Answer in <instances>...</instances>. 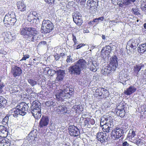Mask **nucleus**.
<instances>
[{
    "instance_id": "1",
    "label": "nucleus",
    "mask_w": 146,
    "mask_h": 146,
    "mask_svg": "<svg viewBox=\"0 0 146 146\" xmlns=\"http://www.w3.org/2000/svg\"><path fill=\"white\" fill-rule=\"evenodd\" d=\"M86 64L85 60L80 59L69 67L68 72L70 74L74 76L79 75L81 73L82 71L86 68Z\"/></svg>"
},
{
    "instance_id": "2",
    "label": "nucleus",
    "mask_w": 146,
    "mask_h": 146,
    "mask_svg": "<svg viewBox=\"0 0 146 146\" xmlns=\"http://www.w3.org/2000/svg\"><path fill=\"white\" fill-rule=\"evenodd\" d=\"M20 33L24 38L29 41H33L36 40L35 36L37 32L34 28L27 27L22 28L20 29Z\"/></svg>"
},
{
    "instance_id": "3",
    "label": "nucleus",
    "mask_w": 146,
    "mask_h": 146,
    "mask_svg": "<svg viewBox=\"0 0 146 146\" xmlns=\"http://www.w3.org/2000/svg\"><path fill=\"white\" fill-rule=\"evenodd\" d=\"M29 104H27L24 102L18 104L16 108L13 110L14 113L13 114V116L17 117L19 115L24 116L27 114L29 109Z\"/></svg>"
},
{
    "instance_id": "4",
    "label": "nucleus",
    "mask_w": 146,
    "mask_h": 146,
    "mask_svg": "<svg viewBox=\"0 0 146 146\" xmlns=\"http://www.w3.org/2000/svg\"><path fill=\"white\" fill-rule=\"evenodd\" d=\"M54 28L52 23L49 20L44 19L42 22L41 28V32L46 34L51 32Z\"/></svg>"
},
{
    "instance_id": "5",
    "label": "nucleus",
    "mask_w": 146,
    "mask_h": 146,
    "mask_svg": "<svg viewBox=\"0 0 146 146\" xmlns=\"http://www.w3.org/2000/svg\"><path fill=\"white\" fill-rule=\"evenodd\" d=\"M98 0H88L87 1L88 7L90 9L91 13L95 14L97 11Z\"/></svg>"
},
{
    "instance_id": "6",
    "label": "nucleus",
    "mask_w": 146,
    "mask_h": 146,
    "mask_svg": "<svg viewBox=\"0 0 146 146\" xmlns=\"http://www.w3.org/2000/svg\"><path fill=\"white\" fill-rule=\"evenodd\" d=\"M139 42V40L138 38H133L130 39L127 42L126 46V49H128L129 48V50L132 49H135L137 47Z\"/></svg>"
},
{
    "instance_id": "7",
    "label": "nucleus",
    "mask_w": 146,
    "mask_h": 146,
    "mask_svg": "<svg viewBox=\"0 0 146 146\" xmlns=\"http://www.w3.org/2000/svg\"><path fill=\"white\" fill-rule=\"evenodd\" d=\"M55 96L56 98L60 100L70 98V95L68 94V92L65 90V89H60L58 90Z\"/></svg>"
},
{
    "instance_id": "8",
    "label": "nucleus",
    "mask_w": 146,
    "mask_h": 146,
    "mask_svg": "<svg viewBox=\"0 0 146 146\" xmlns=\"http://www.w3.org/2000/svg\"><path fill=\"white\" fill-rule=\"evenodd\" d=\"M96 138L101 143H106L108 139L107 133L105 132H98L97 133Z\"/></svg>"
},
{
    "instance_id": "9",
    "label": "nucleus",
    "mask_w": 146,
    "mask_h": 146,
    "mask_svg": "<svg viewBox=\"0 0 146 146\" xmlns=\"http://www.w3.org/2000/svg\"><path fill=\"white\" fill-rule=\"evenodd\" d=\"M123 130L119 129V127H116L115 129L113 130L112 132V136L115 139L120 138L125 133Z\"/></svg>"
},
{
    "instance_id": "10",
    "label": "nucleus",
    "mask_w": 146,
    "mask_h": 146,
    "mask_svg": "<svg viewBox=\"0 0 146 146\" xmlns=\"http://www.w3.org/2000/svg\"><path fill=\"white\" fill-rule=\"evenodd\" d=\"M49 122L48 117L47 116L42 115L39 122V126L40 128L46 127Z\"/></svg>"
},
{
    "instance_id": "11",
    "label": "nucleus",
    "mask_w": 146,
    "mask_h": 146,
    "mask_svg": "<svg viewBox=\"0 0 146 146\" xmlns=\"http://www.w3.org/2000/svg\"><path fill=\"white\" fill-rule=\"evenodd\" d=\"M111 48L109 45L103 47L101 52V54L102 57L103 58H105L111 53Z\"/></svg>"
},
{
    "instance_id": "12",
    "label": "nucleus",
    "mask_w": 146,
    "mask_h": 146,
    "mask_svg": "<svg viewBox=\"0 0 146 146\" xmlns=\"http://www.w3.org/2000/svg\"><path fill=\"white\" fill-rule=\"evenodd\" d=\"M68 129L71 136H77L79 134V129L74 125L69 126Z\"/></svg>"
},
{
    "instance_id": "13",
    "label": "nucleus",
    "mask_w": 146,
    "mask_h": 146,
    "mask_svg": "<svg viewBox=\"0 0 146 146\" xmlns=\"http://www.w3.org/2000/svg\"><path fill=\"white\" fill-rule=\"evenodd\" d=\"M40 103L38 101H34L32 103L30 109V111L41 110Z\"/></svg>"
},
{
    "instance_id": "14",
    "label": "nucleus",
    "mask_w": 146,
    "mask_h": 146,
    "mask_svg": "<svg viewBox=\"0 0 146 146\" xmlns=\"http://www.w3.org/2000/svg\"><path fill=\"white\" fill-rule=\"evenodd\" d=\"M109 66L111 67L113 70H115L117 66H118L117 58L116 56H114L110 58Z\"/></svg>"
},
{
    "instance_id": "15",
    "label": "nucleus",
    "mask_w": 146,
    "mask_h": 146,
    "mask_svg": "<svg viewBox=\"0 0 146 146\" xmlns=\"http://www.w3.org/2000/svg\"><path fill=\"white\" fill-rule=\"evenodd\" d=\"M11 72L13 77H15L19 76L22 73V70L21 68L17 66L12 67Z\"/></svg>"
},
{
    "instance_id": "16",
    "label": "nucleus",
    "mask_w": 146,
    "mask_h": 146,
    "mask_svg": "<svg viewBox=\"0 0 146 146\" xmlns=\"http://www.w3.org/2000/svg\"><path fill=\"white\" fill-rule=\"evenodd\" d=\"M124 105L123 103L121 102L119 105L117 106V111L116 112L117 114L121 117H123L125 115V110L124 109Z\"/></svg>"
},
{
    "instance_id": "17",
    "label": "nucleus",
    "mask_w": 146,
    "mask_h": 146,
    "mask_svg": "<svg viewBox=\"0 0 146 146\" xmlns=\"http://www.w3.org/2000/svg\"><path fill=\"white\" fill-rule=\"evenodd\" d=\"M108 92V91L106 89L102 88H99L96 90V94L98 95L101 98H104L105 96H106V94Z\"/></svg>"
},
{
    "instance_id": "18",
    "label": "nucleus",
    "mask_w": 146,
    "mask_h": 146,
    "mask_svg": "<svg viewBox=\"0 0 146 146\" xmlns=\"http://www.w3.org/2000/svg\"><path fill=\"white\" fill-rule=\"evenodd\" d=\"M57 76L56 80L58 82L62 81L65 76V72L64 70H59L57 71Z\"/></svg>"
},
{
    "instance_id": "19",
    "label": "nucleus",
    "mask_w": 146,
    "mask_h": 146,
    "mask_svg": "<svg viewBox=\"0 0 146 146\" xmlns=\"http://www.w3.org/2000/svg\"><path fill=\"white\" fill-rule=\"evenodd\" d=\"M17 9L20 11L23 12L26 11V5L24 1H21L17 2Z\"/></svg>"
},
{
    "instance_id": "20",
    "label": "nucleus",
    "mask_w": 146,
    "mask_h": 146,
    "mask_svg": "<svg viewBox=\"0 0 146 146\" xmlns=\"http://www.w3.org/2000/svg\"><path fill=\"white\" fill-rule=\"evenodd\" d=\"M136 90V88L134 86L131 85L124 91V93L127 95H130L134 93Z\"/></svg>"
},
{
    "instance_id": "21",
    "label": "nucleus",
    "mask_w": 146,
    "mask_h": 146,
    "mask_svg": "<svg viewBox=\"0 0 146 146\" xmlns=\"http://www.w3.org/2000/svg\"><path fill=\"white\" fill-rule=\"evenodd\" d=\"M7 129L4 126L0 125V135L3 137H5L8 135Z\"/></svg>"
},
{
    "instance_id": "22",
    "label": "nucleus",
    "mask_w": 146,
    "mask_h": 146,
    "mask_svg": "<svg viewBox=\"0 0 146 146\" xmlns=\"http://www.w3.org/2000/svg\"><path fill=\"white\" fill-rule=\"evenodd\" d=\"M38 131L36 129H34L31 131L29 134V137L32 140H35L37 137Z\"/></svg>"
},
{
    "instance_id": "23",
    "label": "nucleus",
    "mask_w": 146,
    "mask_h": 146,
    "mask_svg": "<svg viewBox=\"0 0 146 146\" xmlns=\"http://www.w3.org/2000/svg\"><path fill=\"white\" fill-rule=\"evenodd\" d=\"M16 17L15 13L13 11L9 12L8 13L6 14L5 16L3 21H7L9 19L13 18Z\"/></svg>"
},
{
    "instance_id": "24",
    "label": "nucleus",
    "mask_w": 146,
    "mask_h": 146,
    "mask_svg": "<svg viewBox=\"0 0 146 146\" xmlns=\"http://www.w3.org/2000/svg\"><path fill=\"white\" fill-rule=\"evenodd\" d=\"M36 119H38L41 115V110L30 111Z\"/></svg>"
},
{
    "instance_id": "25",
    "label": "nucleus",
    "mask_w": 146,
    "mask_h": 146,
    "mask_svg": "<svg viewBox=\"0 0 146 146\" xmlns=\"http://www.w3.org/2000/svg\"><path fill=\"white\" fill-rule=\"evenodd\" d=\"M143 67L144 65L141 64L137 65L134 66L133 70L135 74H136V76H137L138 74V72Z\"/></svg>"
},
{
    "instance_id": "26",
    "label": "nucleus",
    "mask_w": 146,
    "mask_h": 146,
    "mask_svg": "<svg viewBox=\"0 0 146 146\" xmlns=\"http://www.w3.org/2000/svg\"><path fill=\"white\" fill-rule=\"evenodd\" d=\"M115 70H113V68L110 66L109 65L107 68H104V70H102V72L104 75H108L110 73L112 72H113Z\"/></svg>"
},
{
    "instance_id": "27",
    "label": "nucleus",
    "mask_w": 146,
    "mask_h": 146,
    "mask_svg": "<svg viewBox=\"0 0 146 146\" xmlns=\"http://www.w3.org/2000/svg\"><path fill=\"white\" fill-rule=\"evenodd\" d=\"M45 73H47V74L50 76H52L56 73V71L53 69H50L49 67L46 68L44 70Z\"/></svg>"
},
{
    "instance_id": "28",
    "label": "nucleus",
    "mask_w": 146,
    "mask_h": 146,
    "mask_svg": "<svg viewBox=\"0 0 146 146\" xmlns=\"http://www.w3.org/2000/svg\"><path fill=\"white\" fill-rule=\"evenodd\" d=\"M7 104V100L3 97L0 96V108H4Z\"/></svg>"
},
{
    "instance_id": "29",
    "label": "nucleus",
    "mask_w": 146,
    "mask_h": 146,
    "mask_svg": "<svg viewBox=\"0 0 146 146\" xmlns=\"http://www.w3.org/2000/svg\"><path fill=\"white\" fill-rule=\"evenodd\" d=\"M27 20L31 23H33L35 25L38 23L39 21V18L36 19L34 18L31 19V17L28 16Z\"/></svg>"
},
{
    "instance_id": "30",
    "label": "nucleus",
    "mask_w": 146,
    "mask_h": 146,
    "mask_svg": "<svg viewBox=\"0 0 146 146\" xmlns=\"http://www.w3.org/2000/svg\"><path fill=\"white\" fill-rule=\"evenodd\" d=\"M146 45L143 44L140 45L138 48V51L140 53H143L146 50Z\"/></svg>"
},
{
    "instance_id": "31",
    "label": "nucleus",
    "mask_w": 146,
    "mask_h": 146,
    "mask_svg": "<svg viewBox=\"0 0 146 146\" xmlns=\"http://www.w3.org/2000/svg\"><path fill=\"white\" fill-rule=\"evenodd\" d=\"M16 21L17 20L15 17L9 19V20H7V21H3L5 23H7L11 25H14Z\"/></svg>"
},
{
    "instance_id": "32",
    "label": "nucleus",
    "mask_w": 146,
    "mask_h": 146,
    "mask_svg": "<svg viewBox=\"0 0 146 146\" xmlns=\"http://www.w3.org/2000/svg\"><path fill=\"white\" fill-rule=\"evenodd\" d=\"M67 108L64 106H58V108L57 109V111L59 112L63 113H66L67 111Z\"/></svg>"
},
{
    "instance_id": "33",
    "label": "nucleus",
    "mask_w": 146,
    "mask_h": 146,
    "mask_svg": "<svg viewBox=\"0 0 146 146\" xmlns=\"http://www.w3.org/2000/svg\"><path fill=\"white\" fill-rule=\"evenodd\" d=\"M65 89V90H66L67 92H68V94H69L70 95V98L73 94L74 90V89L71 87H70L69 86H67L66 88Z\"/></svg>"
},
{
    "instance_id": "34",
    "label": "nucleus",
    "mask_w": 146,
    "mask_h": 146,
    "mask_svg": "<svg viewBox=\"0 0 146 146\" xmlns=\"http://www.w3.org/2000/svg\"><path fill=\"white\" fill-rule=\"evenodd\" d=\"M13 116V114L11 115H7L3 119L2 123L4 125H6L8 122L9 117H11L12 116Z\"/></svg>"
},
{
    "instance_id": "35",
    "label": "nucleus",
    "mask_w": 146,
    "mask_h": 146,
    "mask_svg": "<svg viewBox=\"0 0 146 146\" xmlns=\"http://www.w3.org/2000/svg\"><path fill=\"white\" fill-rule=\"evenodd\" d=\"M73 55L72 53H70L68 56H67L66 61L67 63L69 64L73 62Z\"/></svg>"
},
{
    "instance_id": "36",
    "label": "nucleus",
    "mask_w": 146,
    "mask_h": 146,
    "mask_svg": "<svg viewBox=\"0 0 146 146\" xmlns=\"http://www.w3.org/2000/svg\"><path fill=\"white\" fill-rule=\"evenodd\" d=\"M28 82L32 86H34L37 84V82L34 80L29 79L28 80Z\"/></svg>"
},
{
    "instance_id": "37",
    "label": "nucleus",
    "mask_w": 146,
    "mask_h": 146,
    "mask_svg": "<svg viewBox=\"0 0 146 146\" xmlns=\"http://www.w3.org/2000/svg\"><path fill=\"white\" fill-rule=\"evenodd\" d=\"M135 135V131L133 129H131L129 130L127 136L128 137H131V138H133Z\"/></svg>"
},
{
    "instance_id": "38",
    "label": "nucleus",
    "mask_w": 146,
    "mask_h": 146,
    "mask_svg": "<svg viewBox=\"0 0 146 146\" xmlns=\"http://www.w3.org/2000/svg\"><path fill=\"white\" fill-rule=\"evenodd\" d=\"M127 123H123L121 124L120 126H119V128L121 129V130L124 131L125 133L126 132V129L127 128Z\"/></svg>"
},
{
    "instance_id": "39",
    "label": "nucleus",
    "mask_w": 146,
    "mask_h": 146,
    "mask_svg": "<svg viewBox=\"0 0 146 146\" xmlns=\"http://www.w3.org/2000/svg\"><path fill=\"white\" fill-rule=\"evenodd\" d=\"M13 92H19L20 90V88L18 86H14L11 88Z\"/></svg>"
},
{
    "instance_id": "40",
    "label": "nucleus",
    "mask_w": 146,
    "mask_h": 146,
    "mask_svg": "<svg viewBox=\"0 0 146 146\" xmlns=\"http://www.w3.org/2000/svg\"><path fill=\"white\" fill-rule=\"evenodd\" d=\"M80 13H78L77 14H75L73 16V21L74 22L78 19V18H79L80 17H81L80 16Z\"/></svg>"
},
{
    "instance_id": "41",
    "label": "nucleus",
    "mask_w": 146,
    "mask_h": 146,
    "mask_svg": "<svg viewBox=\"0 0 146 146\" xmlns=\"http://www.w3.org/2000/svg\"><path fill=\"white\" fill-rule=\"evenodd\" d=\"M54 102L52 101H49L45 103L46 105L48 106H54Z\"/></svg>"
},
{
    "instance_id": "42",
    "label": "nucleus",
    "mask_w": 146,
    "mask_h": 146,
    "mask_svg": "<svg viewBox=\"0 0 146 146\" xmlns=\"http://www.w3.org/2000/svg\"><path fill=\"white\" fill-rule=\"evenodd\" d=\"M136 0H125V3L126 5H128L133 3L136 1Z\"/></svg>"
},
{
    "instance_id": "43",
    "label": "nucleus",
    "mask_w": 146,
    "mask_h": 146,
    "mask_svg": "<svg viewBox=\"0 0 146 146\" xmlns=\"http://www.w3.org/2000/svg\"><path fill=\"white\" fill-rule=\"evenodd\" d=\"M111 1L114 3L116 2L117 4H119L120 6H122L123 4L121 3L122 0H111Z\"/></svg>"
},
{
    "instance_id": "44",
    "label": "nucleus",
    "mask_w": 146,
    "mask_h": 146,
    "mask_svg": "<svg viewBox=\"0 0 146 146\" xmlns=\"http://www.w3.org/2000/svg\"><path fill=\"white\" fill-rule=\"evenodd\" d=\"M76 21H75L74 22L78 25H81L82 23V20L81 19V17L78 18V19Z\"/></svg>"
},
{
    "instance_id": "45",
    "label": "nucleus",
    "mask_w": 146,
    "mask_h": 146,
    "mask_svg": "<svg viewBox=\"0 0 146 146\" xmlns=\"http://www.w3.org/2000/svg\"><path fill=\"white\" fill-rule=\"evenodd\" d=\"M23 57L22 59L20 60V61H22L23 60H25L26 59L29 58V56L28 54H23Z\"/></svg>"
},
{
    "instance_id": "46",
    "label": "nucleus",
    "mask_w": 146,
    "mask_h": 146,
    "mask_svg": "<svg viewBox=\"0 0 146 146\" xmlns=\"http://www.w3.org/2000/svg\"><path fill=\"white\" fill-rule=\"evenodd\" d=\"M90 69L91 71L93 72H96L97 70L96 66L93 64V63L91 65Z\"/></svg>"
},
{
    "instance_id": "47",
    "label": "nucleus",
    "mask_w": 146,
    "mask_h": 146,
    "mask_svg": "<svg viewBox=\"0 0 146 146\" xmlns=\"http://www.w3.org/2000/svg\"><path fill=\"white\" fill-rule=\"evenodd\" d=\"M47 42L45 41H42L40 42L38 44L37 47H40L46 45Z\"/></svg>"
},
{
    "instance_id": "48",
    "label": "nucleus",
    "mask_w": 146,
    "mask_h": 146,
    "mask_svg": "<svg viewBox=\"0 0 146 146\" xmlns=\"http://www.w3.org/2000/svg\"><path fill=\"white\" fill-rule=\"evenodd\" d=\"M5 35L6 37L5 38H8V41L11 40V34L10 33L9 34L7 33V35Z\"/></svg>"
},
{
    "instance_id": "49",
    "label": "nucleus",
    "mask_w": 146,
    "mask_h": 146,
    "mask_svg": "<svg viewBox=\"0 0 146 146\" xmlns=\"http://www.w3.org/2000/svg\"><path fill=\"white\" fill-rule=\"evenodd\" d=\"M104 129L105 130L106 132L107 133L111 132V131H113L112 130V128L109 126H108L107 128Z\"/></svg>"
},
{
    "instance_id": "50",
    "label": "nucleus",
    "mask_w": 146,
    "mask_h": 146,
    "mask_svg": "<svg viewBox=\"0 0 146 146\" xmlns=\"http://www.w3.org/2000/svg\"><path fill=\"white\" fill-rule=\"evenodd\" d=\"M86 0H76L77 2L79 3L82 5H84L85 4Z\"/></svg>"
},
{
    "instance_id": "51",
    "label": "nucleus",
    "mask_w": 146,
    "mask_h": 146,
    "mask_svg": "<svg viewBox=\"0 0 146 146\" xmlns=\"http://www.w3.org/2000/svg\"><path fill=\"white\" fill-rule=\"evenodd\" d=\"M10 145L11 143L9 141L5 140V141H4L3 146H10Z\"/></svg>"
},
{
    "instance_id": "52",
    "label": "nucleus",
    "mask_w": 146,
    "mask_h": 146,
    "mask_svg": "<svg viewBox=\"0 0 146 146\" xmlns=\"http://www.w3.org/2000/svg\"><path fill=\"white\" fill-rule=\"evenodd\" d=\"M133 13L136 15H140V13L138 12V9L136 8L133 9H132Z\"/></svg>"
},
{
    "instance_id": "53",
    "label": "nucleus",
    "mask_w": 146,
    "mask_h": 146,
    "mask_svg": "<svg viewBox=\"0 0 146 146\" xmlns=\"http://www.w3.org/2000/svg\"><path fill=\"white\" fill-rule=\"evenodd\" d=\"M85 45L84 44L81 43L80 44L78 45L77 46H76V47H74L75 49H78L80 48L81 47L85 46Z\"/></svg>"
},
{
    "instance_id": "54",
    "label": "nucleus",
    "mask_w": 146,
    "mask_h": 146,
    "mask_svg": "<svg viewBox=\"0 0 146 146\" xmlns=\"http://www.w3.org/2000/svg\"><path fill=\"white\" fill-rule=\"evenodd\" d=\"M54 56L55 58V60H58L60 58V55L57 53H56L54 54Z\"/></svg>"
},
{
    "instance_id": "55",
    "label": "nucleus",
    "mask_w": 146,
    "mask_h": 146,
    "mask_svg": "<svg viewBox=\"0 0 146 146\" xmlns=\"http://www.w3.org/2000/svg\"><path fill=\"white\" fill-rule=\"evenodd\" d=\"M89 119L88 118H86L84 121V126H87L88 127V122Z\"/></svg>"
},
{
    "instance_id": "56",
    "label": "nucleus",
    "mask_w": 146,
    "mask_h": 146,
    "mask_svg": "<svg viewBox=\"0 0 146 146\" xmlns=\"http://www.w3.org/2000/svg\"><path fill=\"white\" fill-rule=\"evenodd\" d=\"M36 12L35 11H31L30 13V16L31 17V18H32V17L33 16H34V17H35L36 15Z\"/></svg>"
},
{
    "instance_id": "57",
    "label": "nucleus",
    "mask_w": 146,
    "mask_h": 146,
    "mask_svg": "<svg viewBox=\"0 0 146 146\" xmlns=\"http://www.w3.org/2000/svg\"><path fill=\"white\" fill-rule=\"evenodd\" d=\"M119 75L120 74H119ZM123 76H120L119 75V80L121 81H123V82L125 80V81H126V79H125L123 78Z\"/></svg>"
},
{
    "instance_id": "58",
    "label": "nucleus",
    "mask_w": 146,
    "mask_h": 146,
    "mask_svg": "<svg viewBox=\"0 0 146 146\" xmlns=\"http://www.w3.org/2000/svg\"><path fill=\"white\" fill-rule=\"evenodd\" d=\"M62 146H70V144L68 142H64L62 144Z\"/></svg>"
},
{
    "instance_id": "59",
    "label": "nucleus",
    "mask_w": 146,
    "mask_h": 146,
    "mask_svg": "<svg viewBox=\"0 0 146 146\" xmlns=\"http://www.w3.org/2000/svg\"><path fill=\"white\" fill-rule=\"evenodd\" d=\"M129 143L126 141H124L122 142L123 146H129Z\"/></svg>"
},
{
    "instance_id": "60",
    "label": "nucleus",
    "mask_w": 146,
    "mask_h": 146,
    "mask_svg": "<svg viewBox=\"0 0 146 146\" xmlns=\"http://www.w3.org/2000/svg\"><path fill=\"white\" fill-rule=\"evenodd\" d=\"M47 3L50 4H51L54 2V0H44Z\"/></svg>"
},
{
    "instance_id": "61",
    "label": "nucleus",
    "mask_w": 146,
    "mask_h": 146,
    "mask_svg": "<svg viewBox=\"0 0 146 146\" xmlns=\"http://www.w3.org/2000/svg\"><path fill=\"white\" fill-rule=\"evenodd\" d=\"M141 8L143 11L146 12V4H145L143 6L141 7Z\"/></svg>"
},
{
    "instance_id": "62",
    "label": "nucleus",
    "mask_w": 146,
    "mask_h": 146,
    "mask_svg": "<svg viewBox=\"0 0 146 146\" xmlns=\"http://www.w3.org/2000/svg\"><path fill=\"white\" fill-rule=\"evenodd\" d=\"M60 57H61L62 58H64L65 57L66 55L64 53H61L59 54Z\"/></svg>"
},
{
    "instance_id": "63",
    "label": "nucleus",
    "mask_w": 146,
    "mask_h": 146,
    "mask_svg": "<svg viewBox=\"0 0 146 146\" xmlns=\"http://www.w3.org/2000/svg\"><path fill=\"white\" fill-rule=\"evenodd\" d=\"M122 76H123V78H124L125 79H126V81L129 79V78L128 77L127 75V74H125L122 75Z\"/></svg>"
},
{
    "instance_id": "64",
    "label": "nucleus",
    "mask_w": 146,
    "mask_h": 146,
    "mask_svg": "<svg viewBox=\"0 0 146 146\" xmlns=\"http://www.w3.org/2000/svg\"><path fill=\"white\" fill-rule=\"evenodd\" d=\"M16 37V36L14 33L12 34L11 40H14Z\"/></svg>"
}]
</instances>
